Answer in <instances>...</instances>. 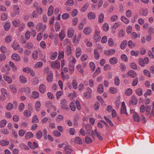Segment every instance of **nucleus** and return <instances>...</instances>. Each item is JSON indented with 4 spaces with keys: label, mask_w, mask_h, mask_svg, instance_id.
I'll return each mask as SVG.
<instances>
[{
    "label": "nucleus",
    "mask_w": 154,
    "mask_h": 154,
    "mask_svg": "<svg viewBox=\"0 0 154 154\" xmlns=\"http://www.w3.org/2000/svg\"><path fill=\"white\" fill-rule=\"evenodd\" d=\"M92 127L90 124H87L85 125V128L88 134H90L91 132L92 131Z\"/></svg>",
    "instance_id": "9b49d317"
},
{
    "label": "nucleus",
    "mask_w": 154,
    "mask_h": 154,
    "mask_svg": "<svg viewBox=\"0 0 154 154\" xmlns=\"http://www.w3.org/2000/svg\"><path fill=\"white\" fill-rule=\"evenodd\" d=\"M55 30L56 31H58L60 29V23L58 22H56L55 25Z\"/></svg>",
    "instance_id": "4d7b16f0"
},
{
    "label": "nucleus",
    "mask_w": 154,
    "mask_h": 154,
    "mask_svg": "<svg viewBox=\"0 0 154 154\" xmlns=\"http://www.w3.org/2000/svg\"><path fill=\"white\" fill-rule=\"evenodd\" d=\"M109 92L112 94H114L117 92V89L114 87H111L109 89Z\"/></svg>",
    "instance_id": "a18cd8bd"
},
{
    "label": "nucleus",
    "mask_w": 154,
    "mask_h": 154,
    "mask_svg": "<svg viewBox=\"0 0 154 154\" xmlns=\"http://www.w3.org/2000/svg\"><path fill=\"white\" fill-rule=\"evenodd\" d=\"M20 147L22 149L29 150V148L26 145L23 143H21L20 144Z\"/></svg>",
    "instance_id": "c756f323"
},
{
    "label": "nucleus",
    "mask_w": 154,
    "mask_h": 154,
    "mask_svg": "<svg viewBox=\"0 0 154 154\" xmlns=\"http://www.w3.org/2000/svg\"><path fill=\"white\" fill-rule=\"evenodd\" d=\"M138 102V100L136 97L134 95H132L131 100L130 101V104L136 105Z\"/></svg>",
    "instance_id": "0eeeda50"
},
{
    "label": "nucleus",
    "mask_w": 154,
    "mask_h": 154,
    "mask_svg": "<svg viewBox=\"0 0 154 154\" xmlns=\"http://www.w3.org/2000/svg\"><path fill=\"white\" fill-rule=\"evenodd\" d=\"M133 119L134 121L135 122H138L140 121V117L136 113H135L133 115Z\"/></svg>",
    "instance_id": "cd10ccee"
},
{
    "label": "nucleus",
    "mask_w": 154,
    "mask_h": 154,
    "mask_svg": "<svg viewBox=\"0 0 154 154\" xmlns=\"http://www.w3.org/2000/svg\"><path fill=\"white\" fill-rule=\"evenodd\" d=\"M69 105L71 110L73 111H75L76 109V107L74 103L72 102L71 103H70Z\"/></svg>",
    "instance_id": "338daca9"
},
{
    "label": "nucleus",
    "mask_w": 154,
    "mask_h": 154,
    "mask_svg": "<svg viewBox=\"0 0 154 154\" xmlns=\"http://www.w3.org/2000/svg\"><path fill=\"white\" fill-rule=\"evenodd\" d=\"M121 20L126 24H128L129 22V20L123 16H122L121 18Z\"/></svg>",
    "instance_id": "6e6d98bb"
},
{
    "label": "nucleus",
    "mask_w": 154,
    "mask_h": 154,
    "mask_svg": "<svg viewBox=\"0 0 154 154\" xmlns=\"http://www.w3.org/2000/svg\"><path fill=\"white\" fill-rule=\"evenodd\" d=\"M0 144L3 146L8 145L9 144V142L6 140H2L0 141Z\"/></svg>",
    "instance_id": "4be33fe9"
},
{
    "label": "nucleus",
    "mask_w": 154,
    "mask_h": 154,
    "mask_svg": "<svg viewBox=\"0 0 154 154\" xmlns=\"http://www.w3.org/2000/svg\"><path fill=\"white\" fill-rule=\"evenodd\" d=\"M46 78L48 82H52L53 79V74L52 72H50L48 74Z\"/></svg>",
    "instance_id": "1a4fd4ad"
},
{
    "label": "nucleus",
    "mask_w": 154,
    "mask_h": 154,
    "mask_svg": "<svg viewBox=\"0 0 154 154\" xmlns=\"http://www.w3.org/2000/svg\"><path fill=\"white\" fill-rule=\"evenodd\" d=\"M19 46L20 45H19L18 43L17 42L14 41L13 42L11 46L14 50H16L19 47Z\"/></svg>",
    "instance_id": "c85d7f7f"
},
{
    "label": "nucleus",
    "mask_w": 154,
    "mask_h": 154,
    "mask_svg": "<svg viewBox=\"0 0 154 154\" xmlns=\"http://www.w3.org/2000/svg\"><path fill=\"white\" fill-rule=\"evenodd\" d=\"M104 15L103 14H100L99 17L98 22L100 23H102L103 22Z\"/></svg>",
    "instance_id": "e2e57ef3"
},
{
    "label": "nucleus",
    "mask_w": 154,
    "mask_h": 154,
    "mask_svg": "<svg viewBox=\"0 0 154 154\" xmlns=\"http://www.w3.org/2000/svg\"><path fill=\"white\" fill-rule=\"evenodd\" d=\"M87 17L89 19L93 20L95 18L96 16L94 12H90L88 14Z\"/></svg>",
    "instance_id": "dca6fc26"
},
{
    "label": "nucleus",
    "mask_w": 154,
    "mask_h": 154,
    "mask_svg": "<svg viewBox=\"0 0 154 154\" xmlns=\"http://www.w3.org/2000/svg\"><path fill=\"white\" fill-rule=\"evenodd\" d=\"M65 36L64 32V31L62 30L60 33L59 36L61 40L62 41L64 38Z\"/></svg>",
    "instance_id": "de8ad7c7"
},
{
    "label": "nucleus",
    "mask_w": 154,
    "mask_h": 154,
    "mask_svg": "<svg viewBox=\"0 0 154 154\" xmlns=\"http://www.w3.org/2000/svg\"><path fill=\"white\" fill-rule=\"evenodd\" d=\"M7 123V122L5 120H2L0 121V127H4Z\"/></svg>",
    "instance_id": "37998d69"
},
{
    "label": "nucleus",
    "mask_w": 154,
    "mask_h": 154,
    "mask_svg": "<svg viewBox=\"0 0 154 154\" xmlns=\"http://www.w3.org/2000/svg\"><path fill=\"white\" fill-rule=\"evenodd\" d=\"M42 133L41 131H38L36 134V136L38 139H40L42 137Z\"/></svg>",
    "instance_id": "4c0bfd02"
},
{
    "label": "nucleus",
    "mask_w": 154,
    "mask_h": 154,
    "mask_svg": "<svg viewBox=\"0 0 154 154\" xmlns=\"http://www.w3.org/2000/svg\"><path fill=\"white\" fill-rule=\"evenodd\" d=\"M11 25L9 23H6L4 25V29L5 30H8L10 27Z\"/></svg>",
    "instance_id": "774afa93"
},
{
    "label": "nucleus",
    "mask_w": 154,
    "mask_h": 154,
    "mask_svg": "<svg viewBox=\"0 0 154 154\" xmlns=\"http://www.w3.org/2000/svg\"><path fill=\"white\" fill-rule=\"evenodd\" d=\"M132 94V90L131 88H128L126 90L125 94L127 96H130Z\"/></svg>",
    "instance_id": "052dcab7"
},
{
    "label": "nucleus",
    "mask_w": 154,
    "mask_h": 154,
    "mask_svg": "<svg viewBox=\"0 0 154 154\" xmlns=\"http://www.w3.org/2000/svg\"><path fill=\"white\" fill-rule=\"evenodd\" d=\"M64 150L66 152V154H71L72 151V149L69 148L67 146H65Z\"/></svg>",
    "instance_id": "393cba45"
},
{
    "label": "nucleus",
    "mask_w": 154,
    "mask_h": 154,
    "mask_svg": "<svg viewBox=\"0 0 154 154\" xmlns=\"http://www.w3.org/2000/svg\"><path fill=\"white\" fill-rule=\"evenodd\" d=\"M24 115L26 117H29L31 115V112L29 110H25L23 112Z\"/></svg>",
    "instance_id": "473e14b6"
},
{
    "label": "nucleus",
    "mask_w": 154,
    "mask_h": 154,
    "mask_svg": "<svg viewBox=\"0 0 154 154\" xmlns=\"http://www.w3.org/2000/svg\"><path fill=\"white\" fill-rule=\"evenodd\" d=\"M91 32V28L90 27H87L85 28L83 30L84 33L87 35L90 34Z\"/></svg>",
    "instance_id": "4468645a"
},
{
    "label": "nucleus",
    "mask_w": 154,
    "mask_h": 154,
    "mask_svg": "<svg viewBox=\"0 0 154 154\" xmlns=\"http://www.w3.org/2000/svg\"><path fill=\"white\" fill-rule=\"evenodd\" d=\"M12 40V37L10 35L6 36L5 39V42L7 43L10 42Z\"/></svg>",
    "instance_id": "680f3d73"
},
{
    "label": "nucleus",
    "mask_w": 154,
    "mask_h": 154,
    "mask_svg": "<svg viewBox=\"0 0 154 154\" xmlns=\"http://www.w3.org/2000/svg\"><path fill=\"white\" fill-rule=\"evenodd\" d=\"M127 74L128 76L133 78L136 77L137 75L136 73L133 70L129 71Z\"/></svg>",
    "instance_id": "ddd939ff"
},
{
    "label": "nucleus",
    "mask_w": 154,
    "mask_h": 154,
    "mask_svg": "<svg viewBox=\"0 0 154 154\" xmlns=\"http://www.w3.org/2000/svg\"><path fill=\"white\" fill-rule=\"evenodd\" d=\"M20 81L23 83H25L27 82V80L25 77L23 75H21L19 77Z\"/></svg>",
    "instance_id": "e433bc0d"
},
{
    "label": "nucleus",
    "mask_w": 154,
    "mask_h": 154,
    "mask_svg": "<svg viewBox=\"0 0 154 154\" xmlns=\"http://www.w3.org/2000/svg\"><path fill=\"white\" fill-rule=\"evenodd\" d=\"M39 93L36 91H34L32 92V97L33 98H37L39 97Z\"/></svg>",
    "instance_id": "2f4dec72"
},
{
    "label": "nucleus",
    "mask_w": 154,
    "mask_h": 154,
    "mask_svg": "<svg viewBox=\"0 0 154 154\" xmlns=\"http://www.w3.org/2000/svg\"><path fill=\"white\" fill-rule=\"evenodd\" d=\"M86 91L83 94L84 97L86 99H90L91 97L92 91L89 88H87L86 89Z\"/></svg>",
    "instance_id": "f03ea898"
},
{
    "label": "nucleus",
    "mask_w": 154,
    "mask_h": 154,
    "mask_svg": "<svg viewBox=\"0 0 154 154\" xmlns=\"http://www.w3.org/2000/svg\"><path fill=\"white\" fill-rule=\"evenodd\" d=\"M115 50L114 49H110L106 51V55L109 56L113 55L115 53Z\"/></svg>",
    "instance_id": "f3484780"
},
{
    "label": "nucleus",
    "mask_w": 154,
    "mask_h": 154,
    "mask_svg": "<svg viewBox=\"0 0 154 154\" xmlns=\"http://www.w3.org/2000/svg\"><path fill=\"white\" fill-rule=\"evenodd\" d=\"M34 136L33 134L30 132H27L25 135V138L26 139H28Z\"/></svg>",
    "instance_id": "412c9836"
},
{
    "label": "nucleus",
    "mask_w": 154,
    "mask_h": 154,
    "mask_svg": "<svg viewBox=\"0 0 154 154\" xmlns=\"http://www.w3.org/2000/svg\"><path fill=\"white\" fill-rule=\"evenodd\" d=\"M74 65L71 63H69V72L72 74L74 71Z\"/></svg>",
    "instance_id": "b1692460"
},
{
    "label": "nucleus",
    "mask_w": 154,
    "mask_h": 154,
    "mask_svg": "<svg viewBox=\"0 0 154 154\" xmlns=\"http://www.w3.org/2000/svg\"><path fill=\"white\" fill-rule=\"evenodd\" d=\"M108 44L109 46L112 47L114 44V42L113 40L111 38H110L108 40Z\"/></svg>",
    "instance_id": "0e129e2a"
},
{
    "label": "nucleus",
    "mask_w": 154,
    "mask_h": 154,
    "mask_svg": "<svg viewBox=\"0 0 154 154\" xmlns=\"http://www.w3.org/2000/svg\"><path fill=\"white\" fill-rule=\"evenodd\" d=\"M149 60L148 57H145L144 59L142 58H139L138 59V63L139 65L142 67H144L145 64H146L149 63Z\"/></svg>",
    "instance_id": "f257e3e1"
},
{
    "label": "nucleus",
    "mask_w": 154,
    "mask_h": 154,
    "mask_svg": "<svg viewBox=\"0 0 154 154\" xmlns=\"http://www.w3.org/2000/svg\"><path fill=\"white\" fill-rule=\"evenodd\" d=\"M74 142L76 143L79 144H82V142L81 139L78 137H76L75 138Z\"/></svg>",
    "instance_id": "bb28decb"
},
{
    "label": "nucleus",
    "mask_w": 154,
    "mask_h": 154,
    "mask_svg": "<svg viewBox=\"0 0 154 154\" xmlns=\"http://www.w3.org/2000/svg\"><path fill=\"white\" fill-rule=\"evenodd\" d=\"M41 106V103L39 101H37L35 104V108L37 111H38L40 110V107Z\"/></svg>",
    "instance_id": "c9c22d12"
},
{
    "label": "nucleus",
    "mask_w": 154,
    "mask_h": 154,
    "mask_svg": "<svg viewBox=\"0 0 154 154\" xmlns=\"http://www.w3.org/2000/svg\"><path fill=\"white\" fill-rule=\"evenodd\" d=\"M118 60L116 57H112L110 58L109 60V63L112 65H115L117 63Z\"/></svg>",
    "instance_id": "2eb2a0df"
},
{
    "label": "nucleus",
    "mask_w": 154,
    "mask_h": 154,
    "mask_svg": "<svg viewBox=\"0 0 154 154\" xmlns=\"http://www.w3.org/2000/svg\"><path fill=\"white\" fill-rule=\"evenodd\" d=\"M74 33V29L72 28H69L67 31V35L69 38H71Z\"/></svg>",
    "instance_id": "423d86ee"
},
{
    "label": "nucleus",
    "mask_w": 154,
    "mask_h": 154,
    "mask_svg": "<svg viewBox=\"0 0 154 154\" xmlns=\"http://www.w3.org/2000/svg\"><path fill=\"white\" fill-rule=\"evenodd\" d=\"M82 50L80 48L78 47L76 48L75 51V55L77 57H79L81 55Z\"/></svg>",
    "instance_id": "aec40b11"
},
{
    "label": "nucleus",
    "mask_w": 154,
    "mask_h": 154,
    "mask_svg": "<svg viewBox=\"0 0 154 154\" xmlns=\"http://www.w3.org/2000/svg\"><path fill=\"white\" fill-rule=\"evenodd\" d=\"M64 57V52L63 51H59L58 53V58L60 60L61 58H63Z\"/></svg>",
    "instance_id": "c03bdc74"
},
{
    "label": "nucleus",
    "mask_w": 154,
    "mask_h": 154,
    "mask_svg": "<svg viewBox=\"0 0 154 154\" xmlns=\"http://www.w3.org/2000/svg\"><path fill=\"white\" fill-rule=\"evenodd\" d=\"M39 122L38 119L36 115L33 116L32 118V122L33 123H37Z\"/></svg>",
    "instance_id": "a19ab883"
},
{
    "label": "nucleus",
    "mask_w": 154,
    "mask_h": 154,
    "mask_svg": "<svg viewBox=\"0 0 154 154\" xmlns=\"http://www.w3.org/2000/svg\"><path fill=\"white\" fill-rule=\"evenodd\" d=\"M136 94L138 96H140L143 94V91L141 88H138L136 90Z\"/></svg>",
    "instance_id": "09e8293b"
},
{
    "label": "nucleus",
    "mask_w": 154,
    "mask_h": 154,
    "mask_svg": "<svg viewBox=\"0 0 154 154\" xmlns=\"http://www.w3.org/2000/svg\"><path fill=\"white\" fill-rule=\"evenodd\" d=\"M148 13V10L147 9H143L142 10L141 14L143 16H146L147 15Z\"/></svg>",
    "instance_id": "5fc2aeb1"
},
{
    "label": "nucleus",
    "mask_w": 154,
    "mask_h": 154,
    "mask_svg": "<svg viewBox=\"0 0 154 154\" xmlns=\"http://www.w3.org/2000/svg\"><path fill=\"white\" fill-rule=\"evenodd\" d=\"M94 58L96 60H98L99 58V54L97 49H95L94 51Z\"/></svg>",
    "instance_id": "a878e982"
},
{
    "label": "nucleus",
    "mask_w": 154,
    "mask_h": 154,
    "mask_svg": "<svg viewBox=\"0 0 154 154\" xmlns=\"http://www.w3.org/2000/svg\"><path fill=\"white\" fill-rule=\"evenodd\" d=\"M61 106L62 109H67L68 104V103H67L66 100L63 99L61 100Z\"/></svg>",
    "instance_id": "20e7f679"
},
{
    "label": "nucleus",
    "mask_w": 154,
    "mask_h": 154,
    "mask_svg": "<svg viewBox=\"0 0 154 154\" xmlns=\"http://www.w3.org/2000/svg\"><path fill=\"white\" fill-rule=\"evenodd\" d=\"M103 91V85L102 84L99 85L97 87V91L100 94H101Z\"/></svg>",
    "instance_id": "7c9ffc66"
},
{
    "label": "nucleus",
    "mask_w": 154,
    "mask_h": 154,
    "mask_svg": "<svg viewBox=\"0 0 154 154\" xmlns=\"http://www.w3.org/2000/svg\"><path fill=\"white\" fill-rule=\"evenodd\" d=\"M13 9L15 13L16 14H18L20 13V8L19 6L17 5L13 6Z\"/></svg>",
    "instance_id": "a211bd4d"
},
{
    "label": "nucleus",
    "mask_w": 154,
    "mask_h": 154,
    "mask_svg": "<svg viewBox=\"0 0 154 154\" xmlns=\"http://www.w3.org/2000/svg\"><path fill=\"white\" fill-rule=\"evenodd\" d=\"M38 52L36 50H34L32 56V57L34 59H36L38 57Z\"/></svg>",
    "instance_id": "49530a36"
},
{
    "label": "nucleus",
    "mask_w": 154,
    "mask_h": 154,
    "mask_svg": "<svg viewBox=\"0 0 154 154\" xmlns=\"http://www.w3.org/2000/svg\"><path fill=\"white\" fill-rule=\"evenodd\" d=\"M74 3L73 0H68L65 3V4L67 5L72 6Z\"/></svg>",
    "instance_id": "69168bd1"
},
{
    "label": "nucleus",
    "mask_w": 154,
    "mask_h": 154,
    "mask_svg": "<svg viewBox=\"0 0 154 154\" xmlns=\"http://www.w3.org/2000/svg\"><path fill=\"white\" fill-rule=\"evenodd\" d=\"M51 65L53 68H57L58 69H59L60 68V62L57 60L51 62Z\"/></svg>",
    "instance_id": "7ed1b4c3"
},
{
    "label": "nucleus",
    "mask_w": 154,
    "mask_h": 154,
    "mask_svg": "<svg viewBox=\"0 0 154 154\" xmlns=\"http://www.w3.org/2000/svg\"><path fill=\"white\" fill-rule=\"evenodd\" d=\"M11 58L17 62H19L20 60V57L16 53L13 54L12 55Z\"/></svg>",
    "instance_id": "6e6552de"
},
{
    "label": "nucleus",
    "mask_w": 154,
    "mask_h": 154,
    "mask_svg": "<svg viewBox=\"0 0 154 154\" xmlns=\"http://www.w3.org/2000/svg\"><path fill=\"white\" fill-rule=\"evenodd\" d=\"M12 23L15 27H17L19 25L20 23L19 20H16L12 21Z\"/></svg>",
    "instance_id": "13d9d810"
},
{
    "label": "nucleus",
    "mask_w": 154,
    "mask_h": 154,
    "mask_svg": "<svg viewBox=\"0 0 154 154\" xmlns=\"http://www.w3.org/2000/svg\"><path fill=\"white\" fill-rule=\"evenodd\" d=\"M4 80L7 81L10 84L12 83V79L9 76H4Z\"/></svg>",
    "instance_id": "79ce46f5"
},
{
    "label": "nucleus",
    "mask_w": 154,
    "mask_h": 154,
    "mask_svg": "<svg viewBox=\"0 0 154 154\" xmlns=\"http://www.w3.org/2000/svg\"><path fill=\"white\" fill-rule=\"evenodd\" d=\"M38 79L37 77H35L32 79V82L33 85H36L38 83Z\"/></svg>",
    "instance_id": "603ef678"
},
{
    "label": "nucleus",
    "mask_w": 154,
    "mask_h": 154,
    "mask_svg": "<svg viewBox=\"0 0 154 154\" xmlns=\"http://www.w3.org/2000/svg\"><path fill=\"white\" fill-rule=\"evenodd\" d=\"M57 52H54L51 55L50 57V59L52 60H55L57 57Z\"/></svg>",
    "instance_id": "bf43d9fd"
},
{
    "label": "nucleus",
    "mask_w": 154,
    "mask_h": 154,
    "mask_svg": "<svg viewBox=\"0 0 154 154\" xmlns=\"http://www.w3.org/2000/svg\"><path fill=\"white\" fill-rule=\"evenodd\" d=\"M121 112L122 114H125L126 115H128V113L126 112L125 104L124 102H123L122 103V108L121 109Z\"/></svg>",
    "instance_id": "39448f33"
},
{
    "label": "nucleus",
    "mask_w": 154,
    "mask_h": 154,
    "mask_svg": "<svg viewBox=\"0 0 154 154\" xmlns=\"http://www.w3.org/2000/svg\"><path fill=\"white\" fill-rule=\"evenodd\" d=\"M43 63L42 62L39 61L36 63L34 65L35 68H40L43 65Z\"/></svg>",
    "instance_id": "72a5a7b5"
},
{
    "label": "nucleus",
    "mask_w": 154,
    "mask_h": 154,
    "mask_svg": "<svg viewBox=\"0 0 154 154\" xmlns=\"http://www.w3.org/2000/svg\"><path fill=\"white\" fill-rule=\"evenodd\" d=\"M72 85L73 88L75 89H76L78 88L77 83V81L75 79L73 80L72 82Z\"/></svg>",
    "instance_id": "8fccbe9b"
},
{
    "label": "nucleus",
    "mask_w": 154,
    "mask_h": 154,
    "mask_svg": "<svg viewBox=\"0 0 154 154\" xmlns=\"http://www.w3.org/2000/svg\"><path fill=\"white\" fill-rule=\"evenodd\" d=\"M65 54L66 55H70L72 52V49L71 46L70 45L67 46L65 48Z\"/></svg>",
    "instance_id": "f8f14e48"
},
{
    "label": "nucleus",
    "mask_w": 154,
    "mask_h": 154,
    "mask_svg": "<svg viewBox=\"0 0 154 154\" xmlns=\"http://www.w3.org/2000/svg\"><path fill=\"white\" fill-rule=\"evenodd\" d=\"M128 45L130 48H133L135 46V44L132 41L129 40L128 42Z\"/></svg>",
    "instance_id": "ea45409f"
},
{
    "label": "nucleus",
    "mask_w": 154,
    "mask_h": 154,
    "mask_svg": "<svg viewBox=\"0 0 154 154\" xmlns=\"http://www.w3.org/2000/svg\"><path fill=\"white\" fill-rule=\"evenodd\" d=\"M127 45V41L126 40H124L122 42L120 45V48L122 49H124L126 48Z\"/></svg>",
    "instance_id": "5701e85b"
},
{
    "label": "nucleus",
    "mask_w": 154,
    "mask_h": 154,
    "mask_svg": "<svg viewBox=\"0 0 154 154\" xmlns=\"http://www.w3.org/2000/svg\"><path fill=\"white\" fill-rule=\"evenodd\" d=\"M1 91L2 93L5 94L7 95V96L9 98L10 94L9 93H7V91L6 89L4 88H2L1 89Z\"/></svg>",
    "instance_id": "58836bf2"
},
{
    "label": "nucleus",
    "mask_w": 154,
    "mask_h": 154,
    "mask_svg": "<svg viewBox=\"0 0 154 154\" xmlns=\"http://www.w3.org/2000/svg\"><path fill=\"white\" fill-rule=\"evenodd\" d=\"M46 87L45 85L43 84H40L39 87V90L40 92L44 94L46 91Z\"/></svg>",
    "instance_id": "9d476101"
},
{
    "label": "nucleus",
    "mask_w": 154,
    "mask_h": 154,
    "mask_svg": "<svg viewBox=\"0 0 154 154\" xmlns=\"http://www.w3.org/2000/svg\"><path fill=\"white\" fill-rule=\"evenodd\" d=\"M54 8L52 5H50L48 8V15L49 16H51L53 14Z\"/></svg>",
    "instance_id": "6ab92c4d"
},
{
    "label": "nucleus",
    "mask_w": 154,
    "mask_h": 154,
    "mask_svg": "<svg viewBox=\"0 0 154 154\" xmlns=\"http://www.w3.org/2000/svg\"><path fill=\"white\" fill-rule=\"evenodd\" d=\"M77 70L81 73L83 74L84 73V71L82 68V66L81 65L79 64L77 66H76Z\"/></svg>",
    "instance_id": "3c124183"
},
{
    "label": "nucleus",
    "mask_w": 154,
    "mask_h": 154,
    "mask_svg": "<svg viewBox=\"0 0 154 154\" xmlns=\"http://www.w3.org/2000/svg\"><path fill=\"white\" fill-rule=\"evenodd\" d=\"M9 88L11 90V91L13 93H15L17 92V89L13 85H11L9 86Z\"/></svg>",
    "instance_id": "864d4df0"
},
{
    "label": "nucleus",
    "mask_w": 154,
    "mask_h": 154,
    "mask_svg": "<svg viewBox=\"0 0 154 154\" xmlns=\"http://www.w3.org/2000/svg\"><path fill=\"white\" fill-rule=\"evenodd\" d=\"M43 25L41 23H39L36 26V28L38 31H39L42 29Z\"/></svg>",
    "instance_id": "f704fd0d"
}]
</instances>
